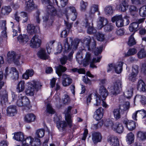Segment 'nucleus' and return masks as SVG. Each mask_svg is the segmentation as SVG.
<instances>
[{
	"instance_id": "nucleus-1",
	"label": "nucleus",
	"mask_w": 146,
	"mask_h": 146,
	"mask_svg": "<svg viewBox=\"0 0 146 146\" xmlns=\"http://www.w3.org/2000/svg\"><path fill=\"white\" fill-rule=\"evenodd\" d=\"M69 40L71 42V46L70 45L68 44L67 39H65L64 41V54L69 52H70L69 54L68 58L66 56H64L60 58V63L62 65H64L66 63L68 59L70 61H72L73 58L72 55L74 52V51L76 49L79 43V40L78 39H76L73 41L72 38L70 37L69 38Z\"/></svg>"
},
{
	"instance_id": "nucleus-2",
	"label": "nucleus",
	"mask_w": 146,
	"mask_h": 146,
	"mask_svg": "<svg viewBox=\"0 0 146 146\" xmlns=\"http://www.w3.org/2000/svg\"><path fill=\"white\" fill-rule=\"evenodd\" d=\"M90 54L89 52H87L85 59L84 61L82 60V56L81 52H78L76 55V59L78 62L80 64H83L84 66L88 65L90 62V66L92 68H96V66L94 64L97 62H100L101 58L100 57H98L97 59L93 58L92 60L90 62Z\"/></svg>"
},
{
	"instance_id": "nucleus-3",
	"label": "nucleus",
	"mask_w": 146,
	"mask_h": 146,
	"mask_svg": "<svg viewBox=\"0 0 146 146\" xmlns=\"http://www.w3.org/2000/svg\"><path fill=\"white\" fill-rule=\"evenodd\" d=\"M33 84L30 82L27 83L28 88L26 90L27 95L33 96L35 91H37L42 86L41 83L39 82H33Z\"/></svg>"
},
{
	"instance_id": "nucleus-4",
	"label": "nucleus",
	"mask_w": 146,
	"mask_h": 146,
	"mask_svg": "<svg viewBox=\"0 0 146 146\" xmlns=\"http://www.w3.org/2000/svg\"><path fill=\"white\" fill-rule=\"evenodd\" d=\"M108 94V93L106 88L104 86L100 87L99 93L95 95L96 103H94V106H98L100 105L102 99H105Z\"/></svg>"
},
{
	"instance_id": "nucleus-5",
	"label": "nucleus",
	"mask_w": 146,
	"mask_h": 146,
	"mask_svg": "<svg viewBox=\"0 0 146 146\" xmlns=\"http://www.w3.org/2000/svg\"><path fill=\"white\" fill-rule=\"evenodd\" d=\"M22 58L19 55H16L14 52H9L7 54V60L9 63L13 62L16 64L20 65L23 63Z\"/></svg>"
},
{
	"instance_id": "nucleus-6",
	"label": "nucleus",
	"mask_w": 146,
	"mask_h": 146,
	"mask_svg": "<svg viewBox=\"0 0 146 146\" xmlns=\"http://www.w3.org/2000/svg\"><path fill=\"white\" fill-rule=\"evenodd\" d=\"M4 75L6 77H11L15 80H17L19 78L18 72L15 68H10L7 67L5 69Z\"/></svg>"
},
{
	"instance_id": "nucleus-7",
	"label": "nucleus",
	"mask_w": 146,
	"mask_h": 146,
	"mask_svg": "<svg viewBox=\"0 0 146 146\" xmlns=\"http://www.w3.org/2000/svg\"><path fill=\"white\" fill-rule=\"evenodd\" d=\"M99 11V6L97 4H92L91 6L89 11L88 15H86L85 19H88L90 22H93L94 18L95 13Z\"/></svg>"
},
{
	"instance_id": "nucleus-8",
	"label": "nucleus",
	"mask_w": 146,
	"mask_h": 146,
	"mask_svg": "<svg viewBox=\"0 0 146 146\" xmlns=\"http://www.w3.org/2000/svg\"><path fill=\"white\" fill-rule=\"evenodd\" d=\"M122 83L120 81H117L111 87L110 90V93L113 96H116L119 94L121 90Z\"/></svg>"
},
{
	"instance_id": "nucleus-9",
	"label": "nucleus",
	"mask_w": 146,
	"mask_h": 146,
	"mask_svg": "<svg viewBox=\"0 0 146 146\" xmlns=\"http://www.w3.org/2000/svg\"><path fill=\"white\" fill-rule=\"evenodd\" d=\"M29 99L26 96H22L20 94L18 97L17 102V105L19 107H25L29 104Z\"/></svg>"
},
{
	"instance_id": "nucleus-10",
	"label": "nucleus",
	"mask_w": 146,
	"mask_h": 146,
	"mask_svg": "<svg viewBox=\"0 0 146 146\" xmlns=\"http://www.w3.org/2000/svg\"><path fill=\"white\" fill-rule=\"evenodd\" d=\"M108 125L111 126V127L114 131L119 133L123 132V127L121 124L119 123H113L112 121H110Z\"/></svg>"
},
{
	"instance_id": "nucleus-11",
	"label": "nucleus",
	"mask_w": 146,
	"mask_h": 146,
	"mask_svg": "<svg viewBox=\"0 0 146 146\" xmlns=\"http://www.w3.org/2000/svg\"><path fill=\"white\" fill-rule=\"evenodd\" d=\"M90 22L88 19H85L83 22V25L86 27L88 29L87 32L88 33L91 34L92 33H95L96 32L95 29L93 28L92 26L90 25V23H92Z\"/></svg>"
},
{
	"instance_id": "nucleus-12",
	"label": "nucleus",
	"mask_w": 146,
	"mask_h": 146,
	"mask_svg": "<svg viewBox=\"0 0 146 146\" xmlns=\"http://www.w3.org/2000/svg\"><path fill=\"white\" fill-rule=\"evenodd\" d=\"M41 44V40L37 36L35 35L32 38L30 44L32 48H36L39 47Z\"/></svg>"
},
{
	"instance_id": "nucleus-13",
	"label": "nucleus",
	"mask_w": 146,
	"mask_h": 146,
	"mask_svg": "<svg viewBox=\"0 0 146 146\" xmlns=\"http://www.w3.org/2000/svg\"><path fill=\"white\" fill-rule=\"evenodd\" d=\"M72 108L71 107L69 106L65 111V119L66 122H68L70 127H71L72 125V120L70 113Z\"/></svg>"
},
{
	"instance_id": "nucleus-14",
	"label": "nucleus",
	"mask_w": 146,
	"mask_h": 146,
	"mask_svg": "<svg viewBox=\"0 0 146 146\" xmlns=\"http://www.w3.org/2000/svg\"><path fill=\"white\" fill-rule=\"evenodd\" d=\"M113 22L116 21V25L117 27H120L124 26L123 20L121 15H116L111 19Z\"/></svg>"
},
{
	"instance_id": "nucleus-15",
	"label": "nucleus",
	"mask_w": 146,
	"mask_h": 146,
	"mask_svg": "<svg viewBox=\"0 0 146 146\" xmlns=\"http://www.w3.org/2000/svg\"><path fill=\"white\" fill-rule=\"evenodd\" d=\"M108 142L110 144L113 146H117L119 145L118 139L116 137L110 135L107 138Z\"/></svg>"
},
{
	"instance_id": "nucleus-16",
	"label": "nucleus",
	"mask_w": 146,
	"mask_h": 146,
	"mask_svg": "<svg viewBox=\"0 0 146 146\" xmlns=\"http://www.w3.org/2000/svg\"><path fill=\"white\" fill-rule=\"evenodd\" d=\"M92 140L94 143L101 141L102 136L101 134L99 132H94L92 134Z\"/></svg>"
},
{
	"instance_id": "nucleus-17",
	"label": "nucleus",
	"mask_w": 146,
	"mask_h": 146,
	"mask_svg": "<svg viewBox=\"0 0 146 146\" xmlns=\"http://www.w3.org/2000/svg\"><path fill=\"white\" fill-rule=\"evenodd\" d=\"M123 123L129 130L132 131L135 128V122L133 121L125 120Z\"/></svg>"
},
{
	"instance_id": "nucleus-18",
	"label": "nucleus",
	"mask_w": 146,
	"mask_h": 146,
	"mask_svg": "<svg viewBox=\"0 0 146 146\" xmlns=\"http://www.w3.org/2000/svg\"><path fill=\"white\" fill-rule=\"evenodd\" d=\"M7 111L8 115L10 116H14L17 113L16 106L13 105L9 106L7 108Z\"/></svg>"
},
{
	"instance_id": "nucleus-19",
	"label": "nucleus",
	"mask_w": 146,
	"mask_h": 146,
	"mask_svg": "<svg viewBox=\"0 0 146 146\" xmlns=\"http://www.w3.org/2000/svg\"><path fill=\"white\" fill-rule=\"evenodd\" d=\"M72 80L70 76L66 74L62 76V84L64 86H67L70 85L72 82Z\"/></svg>"
},
{
	"instance_id": "nucleus-20",
	"label": "nucleus",
	"mask_w": 146,
	"mask_h": 146,
	"mask_svg": "<svg viewBox=\"0 0 146 146\" xmlns=\"http://www.w3.org/2000/svg\"><path fill=\"white\" fill-rule=\"evenodd\" d=\"M128 3L125 0L121 1L119 5L117 6L119 11L124 12L128 8Z\"/></svg>"
},
{
	"instance_id": "nucleus-21",
	"label": "nucleus",
	"mask_w": 146,
	"mask_h": 146,
	"mask_svg": "<svg viewBox=\"0 0 146 146\" xmlns=\"http://www.w3.org/2000/svg\"><path fill=\"white\" fill-rule=\"evenodd\" d=\"M104 110L102 108H100L97 109L95 111L94 117L97 120L100 119L103 116Z\"/></svg>"
},
{
	"instance_id": "nucleus-22",
	"label": "nucleus",
	"mask_w": 146,
	"mask_h": 146,
	"mask_svg": "<svg viewBox=\"0 0 146 146\" xmlns=\"http://www.w3.org/2000/svg\"><path fill=\"white\" fill-rule=\"evenodd\" d=\"M107 20L104 17H100L98 19L97 27L99 29H102L108 23Z\"/></svg>"
},
{
	"instance_id": "nucleus-23",
	"label": "nucleus",
	"mask_w": 146,
	"mask_h": 146,
	"mask_svg": "<svg viewBox=\"0 0 146 146\" xmlns=\"http://www.w3.org/2000/svg\"><path fill=\"white\" fill-rule=\"evenodd\" d=\"M57 127L59 130L61 131H62L64 129L67 127V125H68V123H67L64 121H58L57 123Z\"/></svg>"
},
{
	"instance_id": "nucleus-24",
	"label": "nucleus",
	"mask_w": 146,
	"mask_h": 146,
	"mask_svg": "<svg viewBox=\"0 0 146 146\" xmlns=\"http://www.w3.org/2000/svg\"><path fill=\"white\" fill-rule=\"evenodd\" d=\"M18 40L22 45L25 44L29 40L28 36L26 35H20L18 37Z\"/></svg>"
},
{
	"instance_id": "nucleus-25",
	"label": "nucleus",
	"mask_w": 146,
	"mask_h": 146,
	"mask_svg": "<svg viewBox=\"0 0 146 146\" xmlns=\"http://www.w3.org/2000/svg\"><path fill=\"white\" fill-rule=\"evenodd\" d=\"M14 136L13 138L15 140L21 141L23 143V141L24 139V135L23 133L21 132H18L14 133Z\"/></svg>"
},
{
	"instance_id": "nucleus-26",
	"label": "nucleus",
	"mask_w": 146,
	"mask_h": 146,
	"mask_svg": "<svg viewBox=\"0 0 146 146\" xmlns=\"http://www.w3.org/2000/svg\"><path fill=\"white\" fill-rule=\"evenodd\" d=\"M25 10L29 12H30L35 9L34 3L33 0H29L26 3Z\"/></svg>"
},
{
	"instance_id": "nucleus-27",
	"label": "nucleus",
	"mask_w": 146,
	"mask_h": 146,
	"mask_svg": "<svg viewBox=\"0 0 146 146\" xmlns=\"http://www.w3.org/2000/svg\"><path fill=\"white\" fill-rule=\"evenodd\" d=\"M35 116L33 113H29L26 115L24 118L25 122L27 123H30L35 121Z\"/></svg>"
},
{
	"instance_id": "nucleus-28",
	"label": "nucleus",
	"mask_w": 146,
	"mask_h": 146,
	"mask_svg": "<svg viewBox=\"0 0 146 146\" xmlns=\"http://www.w3.org/2000/svg\"><path fill=\"white\" fill-rule=\"evenodd\" d=\"M37 54L38 56L44 60H46L48 58V55L46 54V50L44 49H41L38 52Z\"/></svg>"
},
{
	"instance_id": "nucleus-29",
	"label": "nucleus",
	"mask_w": 146,
	"mask_h": 146,
	"mask_svg": "<svg viewBox=\"0 0 146 146\" xmlns=\"http://www.w3.org/2000/svg\"><path fill=\"white\" fill-rule=\"evenodd\" d=\"M34 72L32 69L27 70L25 73L22 75L23 79L26 80L28 79L30 77H32L34 75Z\"/></svg>"
},
{
	"instance_id": "nucleus-30",
	"label": "nucleus",
	"mask_w": 146,
	"mask_h": 146,
	"mask_svg": "<svg viewBox=\"0 0 146 146\" xmlns=\"http://www.w3.org/2000/svg\"><path fill=\"white\" fill-rule=\"evenodd\" d=\"M1 102L5 103L8 100V93L5 90L1 91L0 93Z\"/></svg>"
},
{
	"instance_id": "nucleus-31",
	"label": "nucleus",
	"mask_w": 146,
	"mask_h": 146,
	"mask_svg": "<svg viewBox=\"0 0 146 146\" xmlns=\"http://www.w3.org/2000/svg\"><path fill=\"white\" fill-rule=\"evenodd\" d=\"M25 84L24 81L21 80L18 83L17 90V91L19 92H23L25 89Z\"/></svg>"
},
{
	"instance_id": "nucleus-32",
	"label": "nucleus",
	"mask_w": 146,
	"mask_h": 146,
	"mask_svg": "<svg viewBox=\"0 0 146 146\" xmlns=\"http://www.w3.org/2000/svg\"><path fill=\"white\" fill-rule=\"evenodd\" d=\"M90 41L91 38L90 37L88 36L87 38H85L82 41V43H83L84 45V46H86L89 50H90L91 48H93L92 47V46H93V44H92V45L91 44H90V45H89ZM93 43V42L92 44Z\"/></svg>"
},
{
	"instance_id": "nucleus-33",
	"label": "nucleus",
	"mask_w": 146,
	"mask_h": 146,
	"mask_svg": "<svg viewBox=\"0 0 146 146\" xmlns=\"http://www.w3.org/2000/svg\"><path fill=\"white\" fill-rule=\"evenodd\" d=\"M134 135L131 132L128 133L126 136V141L128 144L130 145L134 141Z\"/></svg>"
},
{
	"instance_id": "nucleus-34",
	"label": "nucleus",
	"mask_w": 146,
	"mask_h": 146,
	"mask_svg": "<svg viewBox=\"0 0 146 146\" xmlns=\"http://www.w3.org/2000/svg\"><path fill=\"white\" fill-rule=\"evenodd\" d=\"M33 140V139L31 137H27L26 138L24 139L23 141V146H29L31 144L32 145Z\"/></svg>"
},
{
	"instance_id": "nucleus-35",
	"label": "nucleus",
	"mask_w": 146,
	"mask_h": 146,
	"mask_svg": "<svg viewBox=\"0 0 146 146\" xmlns=\"http://www.w3.org/2000/svg\"><path fill=\"white\" fill-rule=\"evenodd\" d=\"M19 23L17 22L15 25H13L12 27L13 30V36H16L17 35V33H20L21 31V29L19 26Z\"/></svg>"
},
{
	"instance_id": "nucleus-36",
	"label": "nucleus",
	"mask_w": 146,
	"mask_h": 146,
	"mask_svg": "<svg viewBox=\"0 0 146 146\" xmlns=\"http://www.w3.org/2000/svg\"><path fill=\"white\" fill-rule=\"evenodd\" d=\"M123 62H120L117 63L116 64H114V69L115 72L117 73H120L122 70Z\"/></svg>"
},
{
	"instance_id": "nucleus-37",
	"label": "nucleus",
	"mask_w": 146,
	"mask_h": 146,
	"mask_svg": "<svg viewBox=\"0 0 146 146\" xmlns=\"http://www.w3.org/2000/svg\"><path fill=\"white\" fill-rule=\"evenodd\" d=\"M66 70V68L63 66L59 65L56 68V72L59 76L62 75V73L64 72Z\"/></svg>"
},
{
	"instance_id": "nucleus-38",
	"label": "nucleus",
	"mask_w": 146,
	"mask_h": 146,
	"mask_svg": "<svg viewBox=\"0 0 146 146\" xmlns=\"http://www.w3.org/2000/svg\"><path fill=\"white\" fill-rule=\"evenodd\" d=\"M137 89L139 90L142 91H145L146 90L145 84L142 80H139L137 85Z\"/></svg>"
},
{
	"instance_id": "nucleus-39",
	"label": "nucleus",
	"mask_w": 146,
	"mask_h": 146,
	"mask_svg": "<svg viewBox=\"0 0 146 146\" xmlns=\"http://www.w3.org/2000/svg\"><path fill=\"white\" fill-rule=\"evenodd\" d=\"M11 11V9L10 7L5 6L2 7L1 13L2 15H7L10 13Z\"/></svg>"
},
{
	"instance_id": "nucleus-40",
	"label": "nucleus",
	"mask_w": 146,
	"mask_h": 146,
	"mask_svg": "<svg viewBox=\"0 0 146 146\" xmlns=\"http://www.w3.org/2000/svg\"><path fill=\"white\" fill-rule=\"evenodd\" d=\"M139 25L137 22H134L130 24L129 27V31L131 32H135L138 29Z\"/></svg>"
},
{
	"instance_id": "nucleus-41",
	"label": "nucleus",
	"mask_w": 146,
	"mask_h": 146,
	"mask_svg": "<svg viewBox=\"0 0 146 146\" xmlns=\"http://www.w3.org/2000/svg\"><path fill=\"white\" fill-rule=\"evenodd\" d=\"M96 43L95 42H94L93 43V46L92 47L93 48H91V49H93L94 48H95V50L94 51V53L96 55H97L101 53L102 51L103 46H100L99 47L96 48Z\"/></svg>"
},
{
	"instance_id": "nucleus-42",
	"label": "nucleus",
	"mask_w": 146,
	"mask_h": 146,
	"mask_svg": "<svg viewBox=\"0 0 146 146\" xmlns=\"http://www.w3.org/2000/svg\"><path fill=\"white\" fill-rule=\"evenodd\" d=\"M104 11L105 13L108 15H110L112 14L113 10L112 6L108 5L104 8Z\"/></svg>"
},
{
	"instance_id": "nucleus-43",
	"label": "nucleus",
	"mask_w": 146,
	"mask_h": 146,
	"mask_svg": "<svg viewBox=\"0 0 146 146\" xmlns=\"http://www.w3.org/2000/svg\"><path fill=\"white\" fill-rule=\"evenodd\" d=\"M121 111L120 108H117L114 110L113 113L115 118L118 119L121 117Z\"/></svg>"
},
{
	"instance_id": "nucleus-44",
	"label": "nucleus",
	"mask_w": 146,
	"mask_h": 146,
	"mask_svg": "<svg viewBox=\"0 0 146 146\" xmlns=\"http://www.w3.org/2000/svg\"><path fill=\"white\" fill-rule=\"evenodd\" d=\"M133 93V89L132 88H130L127 89L126 91L124 93V95L125 97L129 99L132 96Z\"/></svg>"
},
{
	"instance_id": "nucleus-45",
	"label": "nucleus",
	"mask_w": 146,
	"mask_h": 146,
	"mask_svg": "<svg viewBox=\"0 0 146 146\" xmlns=\"http://www.w3.org/2000/svg\"><path fill=\"white\" fill-rule=\"evenodd\" d=\"M66 17L67 19L69 18H70L73 21H75L77 17V13H65Z\"/></svg>"
},
{
	"instance_id": "nucleus-46",
	"label": "nucleus",
	"mask_w": 146,
	"mask_h": 146,
	"mask_svg": "<svg viewBox=\"0 0 146 146\" xmlns=\"http://www.w3.org/2000/svg\"><path fill=\"white\" fill-rule=\"evenodd\" d=\"M35 28V27L33 25L28 24L27 27V30L28 32L31 35L34 33L36 32Z\"/></svg>"
},
{
	"instance_id": "nucleus-47",
	"label": "nucleus",
	"mask_w": 146,
	"mask_h": 146,
	"mask_svg": "<svg viewBox=\"0 0 146 146\" xmlns=\"http://www.w3.org/2000/svg\"><path fill=\"white\" fill-rule=\"evenodd\" d=\"M55 42V40H53L50 41L46 45V49L48 54L51 52V50L53 46V44Z\"/></svg>"
},
{
	"instance_id": "nucleus-48",
	"label": "nucleus",
	"mask_w": 146,
	"mask_h": 146,
	"mask_svg": "<svg viewBox=\"0 0 146 146\" xmlns=\"http://www.w3.org/2000/svg\"><path fill=\"white\" fill-rule=\"evenodd\" d=\"M68 0H60L58 2L57 0H55V3L56 5L59 7H65L67 4Z\"/></svg>"
},
{
	"instance_id": "nucleus-49",
	"label": "nucleus",
	"mask_w": 146,
	"mask_h": 146,
	"mask_svg": "<svg viewBox=\"0 0 146 146\" xmlns=\"http://www.w3.org/2000/svg\"><path fill=\"white\" fill-rule=\"evenodd\" d=\"M137 75L131 73L127 76V78L129 81L134 82L137 80Z\"/></svg>"
},
{
	"instance_id": "nucleus-50",
	"label": "nucleus",
	"mask_w": 146,
	"mask_h": 146,
	"mask_svg": "<svg viewBox=\"0 0 146 146\" xmlns=\"http://www.w3.org/2000/svg\"><path fill=\"white\" fill-rule=\"evenodd\" d=\"M140 16L142 17L146 16V5L142 6L140 8L139 11Z\"/></svg>"
},
{
	"instance_id": "nucleus-51",
	"label": "nucleus",
	"mask_w": 146,
	"mask_h": 146,
	"mask_svg": "<svg viewBox=\"0 0 146 146\" xmlns=\"http://www.w3.org/2000/svg\"><path fill=\"white\" fill-rule=\"evenodd\" d=\"M137 56L139 58L141 59L146 57V52L143 49H141L137 53Z\"/></svg>"
},
{
	"instance_id": "nucleus-52",
	"label": "nucleus",
	"mask_w": 146,
	"mask_h": 146,
	"mask_svg": "<svg viewBox=\"0 0 146 146\" xmlns=\"http://www.w3.org/2000/svg\"><path fill=\"white\" fill-rule=\"evenodd\" d=\"M45 131L43 129H40L37 130L36 132V136L39 138L42 137L44 135Z\"/></svg>"
},
{
	"instance_id": "nucleus-53",
	"label": "nucleus",
	"mask_w": 146,
	"mask_h": 146,
	"mask_svg": "<svg viewBox=\"0 0 146 146\" xmlns=\"http://www.w3.org/2000/svg\"><path fill=\"white\" fill-rule=\"evenodd\" d=\"M137 136L140 139L144 140L146 139V132L139 131L138 133Z\"/></svg>"
},
{
	"instance_id": "nucleus-54",
	"label": "nucleus",
	"mask_w": 146,
	"mask_h": 146,
	"mask_svg": "<svg viewBox=\"0 0 146 146\" xmlns=\"http://www.w3.org/2000/svg\"><path fill=\"white\" fill-rule=\"evenodd\" d=\"M77 13L75 8L73 6H69L66 9L65 13Z\"/></svg>"
},
{
	"instance_id": "nucleus-55",
	"label": "nucleus",
	"mask_w": 146,
	"mask_h": 146,
	"mask_svg": "<svg viewBox=\"0 0 146 146\" xmlns=\"http://www.w3.org/2000/svg\"><path fill=\"white\" fill-rule=\"evenodd\" d=\"M88 6V3L83 1H81L80 3V10L82 11H84L86 9Z\"/></svg>"
},
{
	"instance_id": "nucleus-56",
	"label": "nucleus",
	"mask_w": 146,
	"mask_h": 146,
	"mask_svg": "<svg viewBox=\"0 0 146 146\" xmlns=\"http://www.w3.org/2000/svg\"><path fill=\"white\" fill-rule=\"evenodd\" d=\"M137 53V50L135 48H132L129 49L127 53L125 54V56H128L131 55L135 54Z\"/></svg>"
},
{
	"instance_id": "nucleus-57",
	"label": "nucleus",
	"mask_w": 146,
	"mask_h": 146,
	"mask_svg": "<svg viewBox=\"0 0 146 146\" xmlns=\"http://www.w3.org/2000/svg\"><path fill=\"white\" fill-rule=\"evenodd\" d=\"M20 15L23 20V23L26 22L28 19V16L27 14L24 12H21L20 13Z\"/></svg>"
},
{
	"instance_id": "nucleus-58",
	"label": "nucleus",
	"mask_w": 146,
	"mask_h": 146,
	"mask_svg": "<svg viewBox=\"0 0 146 146\" xmlns=\"http://www.w3.org/2000/svg\"><path fill=\"white\" fill-rule=\"evenodd\" d=\"M133 34L130 36L129 38L128 44L129 46H131L136 44V42L133 36Z\"/></svg>"
},
{
	"instance_id": "nucleus-59",
	"label": "nucleus",
	"mask_w": 146,
	"mask_h": 146,
	"mask_svg": "<svg viewBox=\"0 0 146 146\" xmlns=\"http://www.w3.org/2000/svg\"><path fill=\"white\" fill-rule=\"evenodd\" d=\"M46 111L47 113L51 114H53L55 113L54 110L52 108L51 105L50 104H48L47 105Z\"/></svg>"
},
{
	"instance_id": "nucleus-60",
	"label": "nucleus",
	"mask_w": 146,
	"mask_h": 146,
	"mask_svg": "<svg viewBox=\"0 0 146 146\" xmlns=\"http://www.w3.org/2000/svg\"><path fill=\"white\" fill-rule=\"evenodd\" d=\"M96 37L97 40L99 41H103L105 39L104 35L102 33H98L96 35Z\"/></svg>"
},
{
	"instance_id": "nucleus-61",
	"label": "nucleus",
	"mask_w": 146,
	"mask_h": 146,
	"mask_svg": "<svg viewBox=\"0 0 146 146\" xmlns=\"http://www.w3.org/2000/svg\"><path fill=\"white\" fill-rule=\"evenodd\" d=\"M104 28V30L107 32H109L111 31L113 28V27L111 24H109L105 25Z\"/></svg>"
},
{
	"instance_id": "nucleus-62",
	"label": "nucleus",
	"mask_w": 146,
	"mask_h": 146,
	"mask_svg": "<svg viewBox=\"0 0 146 146\" xmlns=\"http://www.w3.org/2000/svg\"><path fill=\"white\" fill-rule=\"evenodd\" d=\"M63 103L64 104H67L70 101L69 96L67 95H65L63 98Z\"/></svg>"
},
{
	"instance_id": "nucleus-63",
	"label": "nucleus",
	"mask_w": 146,
	"mask_h": 146,
	"mask_svg": "<svg viewBox=\"0 0 146 146\" xmlns=\"http://www.w3.org/2000/svg\"><path fill=\"white\" fill-rule=\"evenodd\" d=\"M138 72V66L137 65H133L132 67V72L133 73L137 75Z\"/></svg>"
},
{
	"instance_id": "nucleus-64",
	"label": "nucleus",
	"mask_w": 146,
	"mask_h": 146,
	"mask_svg": "<svg viewBox=\"0 0 146 146\" xmlns=\"http://www.w3.org/2000/svg\"><path fill=\"white\" fill-rule=\"evenodd\" d=\"M72 71L74 72H78V73L81 74H84L85 73V71L83 68L78 69L77 68L72 69Z\"/></svg>"
}]
</instances>
